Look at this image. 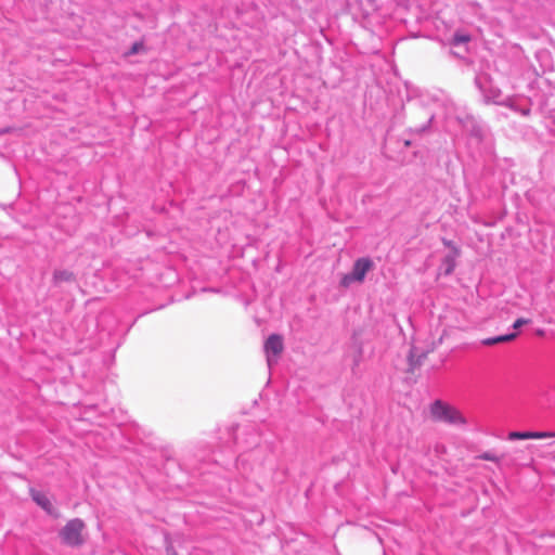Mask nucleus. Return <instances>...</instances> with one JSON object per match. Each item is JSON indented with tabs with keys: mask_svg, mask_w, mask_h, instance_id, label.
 Returning <instances> with one entry per match:
<instances>
[{
	"mask_svg": "<svg viewBox=\"0 0 555 555\" xmlns=\"http://www.w3.org/2000/svg\"><path fill=\"white\" fill-rule=\"evenodd\" d=\"M475 85L480 91L485 103L503 105L505 95H503L502 91L492 83L491 78L487 74H479L475 78Z\"/></svg>",
	"mask_w": 555,
	"mask_h": 555,
	"instance_id": "nucleus-4",
	"label": "nucleus"
},
{
	"mask_svg": "<svg viewBox=\"0 0 555 555\" xmlns=\"http://www.w3.org/2000/svg\"><path fill=\"white\" fill-rule=\"evenodd\" d=\"M469 40H470L469 35L462 34V33H455L453 35L451 43H452V46L457 47L460 44L467 43Z\"/></svg>",
	"mask_w": 555,
	"mask_h": 555,
	"instance_id": "nucleus-15",
	"label": "nucleus"
},
{
	"mask_svg": "<svg viewBox=\"0 0 555 555\" xmlns=\"http://www.w3.org/2000/svg\"><path fill=\"white\" fill-rule=\"evenodd\" d=\"M532 102L529 98L522 95H506L502 106L508 107L522 117H528L531 113Z\"/></svg>",
	"mask_w": 555,
	"mask_h": 555,
	"instance_id": "nucleus-8",
	"label": "nucleus"
},
{
	"mask_svg": "<svg viewBox=\"0 0 555 555\" xmlns=\"http://www.w3.org/2000/svg\"><path fill=\"white\" fill-rule=\"evenodd\" d=\"M374 269V261L370 257L358 258L352 266L351 272L344 274L340 280L343 287H349L352 283H362L366 274Z\"/></svg>",
	"mask_w": 555,
	"mask_h": 555,
	"instance_id": "nucleus-5",
	"label": "nucleus"
},
{
	"mask_svg": "<svg viewBox=\"0 0 555 555\" xmlns=\"http://www.w3.org/2000/svg\"><path fill=\"white\" fill-rule=\"evenodd\" d=\"M360 357H361V349H359L358 358L354 359V365H358Z\"/></svg>",
	"mask_w": 555,
	"mask_h": 555,
	"instance_id": "nucleus-23",
	"label": "nucleus"
},
{
	"mask_svg": "<svg viewBox=\"0 0 555 555\" xmlns=\"http://www.w3.org/2000/svg\"><path fill=\"white\" fill-rule=\"evenodd\" d=\"M425 357H426L425 352H420L418 349L415 346H413L410 349L409 357H408L410 369L414 370V369L421 366Z\"/></svg>",
	"mask_w": 555,
	"mask_h": 555,
	"instance_id": "nucleus-12",
	"label": "nucleus"
},
{
	"mask_svg": "<svg viewBox=\"0 0 555 555\" xmlns=\"http://www.w3.org/2000/svg\"><path fill=\"white\" fill-rule=\"evenodd\" d=\"M442 244L450 249V253L449 254H454V255H460L461 254V250L459 248V246L451 240H448V238H442Z\"/></svg>",
	"mask_w": 555,
	"mask_h": 555,
	"instance_id": "nucleus-16",
	"label": "nucleus"
},
{
	"mask_svg": "<svg viewBox=\"0 0 555 555\" xmlns=\"http://www.w3.org/2000/svg\"><path fill=\"white\" fill-rule=\"evenodd\" d=\"M517 336H518L517 332H512V333H507V334H503V335H498V336H493V337H489V338L482 339L481 340V345H483V346H493V345H496V344L508 343V341H512V340L516 339Z\"/></svg>",
	"mask_w": 555,
	"mask_h": 555,
	"instance_id": "nucleus-11",
	"label": "nucleus"
},
{
	"mask_svg": "<svg viewBox=\"0 0 555 555\" xmlns=\"http://www.w3.org/2000/svg\"><path fill=\"white\" fill-rule=\"evenodd\" d=\"M548 56H550V55H548V53H547L546 51H541V52H538V53H537V57H538L539 60H542V59H548Z\"/></svg>",
	"mask_w": 555,
	"mask_h": 555,
	"instance_id": "nucleus-21",
	"label": "nucleus"
},
{
	"mask_svg": "<svg viewBox=\"0 0 555 555\" xmlns=\"http://www.w3.org/2000/svg\"><path fill=\"white\" fill-rule=\"evenodd\" d=\"M456 119L459 120L460 124H463L465 119H468V116H465V117L457 116Z\"/></svg>",
	"mask_w": 555,
	"mask_h": 555,
	"instance_id": "nucleus-22",
	"label": "nucleus"
},
{
	"mask_svg": "<svg viewBox=\"0 0 555 555\" xmlns=\"http://www.w3.org/2000/svg\"><path fill=\"white\" fill-rule=\"evenodd\" d=\"M481 459L486 461H496V456L490 452H486L481 455Z\"/></svg>",
	"mask_w": 555,
	"mask_h": 555,
	"instance_id": "nucleus-20",
	"label": "nucleus"
},
{
	"mask_svg": "<svg viewBox=\"0 0 555 555\" xmlns=\"http://www.w3.org/2000/svg\"><path fill=\"white\" fill-rule=\"evenodd\" d=\"M264 352L267 356L268 366L271 367L278 362V358L283 351V338L279 334H271L264 341Z\"/></svg>",
	"mask_w": 555,
	"mask_h": 555,
	"instance_id": "nucleus-7",
	"label": "nucleus"
},
{
	"mask_svg": "<svg viewBox=\"0 0 555 555\" xmlns=\"http://www.w3.org/2000/svg\"><path fill=\"white\" fill-rule=\"evenodd\" d=\"M404 144H405V146H409V145H410V141H409V140H406V141L404 142Z\"/></svg>",
	"mask_w": 555,
	"mask_h": 555,
	"instance_id": "nucleus-26",
	"label": "nucleus"
},
{
	"mask_svg": "<svg viewBox=\"0 0 555 555\" xmlns=\"http://www.w3.org/2000/svg\"><path fill=\"white\" fill-rule=\"evenodd\" d=\"M234 439L238 449H251L260 443V434L254 425H244L237 428Z\"/></svg>",
	"mask_w": 555,
	"mask_h": 555,
	"instance_id": "nucleus-6",
	"label": "nucleus"
},
{
	"mask_svg": "<svg viewBox=\"0 0 555 555\" xmlns=\"http://www.w3.org/2000/svg\"><path fill=\"white\" fill-rule=\"evenodd\" d=\"M552 68V64H550L547 67L543 68L542 72L543 73H546L547 69H551Z\"/></svg>",
	"mask_w": 555,
	"mask_h": 555,
	"instance_id": "nucleus-25",
	"label": "nucleus"
},
{
	"mask_svg": "<svg viewBox=\"0 0 555 555\" xmlns=\"http://www.w3.org/2000/svg\"><path fill=\"white\" fill-rule=\"evenodd\" d=\"M86 524L80 518H73L59 531L62 543L69 547H80L83 545Z\"/></svg>",
	"mask_w": 555,
	"mask_h": 555,
	"instance_id": "nucleus-2",
	"label": "nucleus"
},
{
	"mask_svg": "<svg viewBox=\"0 0 555 555\" xmlns=\"http://www.w3.org/2000/svg\"><path fill=\"white\" fill-rule=\"evenodd\" d=\"M30 496L33 501L40 506L48 515L53 518H57L60 516V512L57 508L53 506L50 499L42 491L30 488Z\"/></svg>",
	"mask_w": 555,
	"mask_h": 555,
	"instance_id": "nucleus-9",
	"label": "nucleus"
},
{
	"mask_svg": "<svg viewBox=\"0 0 555 555\" xmlns=\"http://www.w3.org/2000/svg\"><path fill=\"white\" fill-rule=\"evenodd\" d=\"M460 255H454V254H447L443 259H442V266H443V269H444V274L446 275H450L455 267H456V258L459 257Z\"/></svg>",
	"mask_w": 555,
	"mask_h": 555,
	"instance_id": "nucleus-14",
	"label": "nucleus"
},
{
	"mask_svg": "<svg viewBox=\"0 0 555 555\" xmlns=\"http://www.w3.org/2000/svg\"><path fill=\"white\" fill-rule=\"evenodd\" d=\"M555 437L554 431H511L508 440H526V439H545Z\"/></svg>",
	"mask_w": 555,
	"mask_h": 555,
	"instance_id": "nucleus-10",
	"label": "nucleus"
},
{
	"mask_svg": "<svg viewBox=\"0 0 555 555\" xmlns=\"http://www.w3.org/2000/svg\"><path fill=\"white\" fill-rule=\"evenodd\" d=\"M248 462V457L245 453H241L236 457V467L240 469L241 467H244L245 464Z\"/></svg>",
	"mask_w": 555,
	"mask_h": 555,
	"instance_id": "nucleus-19",
	"label": "nucleus"
},
{
	"mask_svg": "<svg viewBox=\"0 0 555 555\" xmlns=\"http://www.w3.org/2000/svg\"><path fill=\"white\" fill-rule=\"evenodd\" d=\"M431 416L439 422L450 425H465L466 420L454 406L444 403L442 400H435L430 405Z\"/></svg>",
	"mask_w": 555,
	"mask_h": 555,
	"instance_id": "nucleus-3",
	"label": "nucleus"
},
{
	"mask_svg": "<svg viewBox=\"0 0 555 555\" xmlns=\"http://www.w3.org/2000/svg\"><path fill=\"white\" fill-rule=\"evenodd\" d=\"M544 330H537V335L539 336H543L544 335Z\"/></svg>",
	"mask_w": 555,
	"mask_h": 555,
	"instance_id": "nucleus-24",
	"label": "nucleus"
},
{
	"mask_svg": "<svg viewBox=\"0 0 555 555\" xmlns=\"http://www.w3.org/2000/svg\"><path fill=\"white\" fill-rule=\"evenodd\" d=\"M529 323H530L529 319L519 318V319L515 320V322L513 323L512 327L514 330H519L521 326L527 325Z\"/></svg>",
	"mask_w": 555,
	"mask_h": 555,
	"instance_id": "nucleus-18",
	"label": "nucleus"
},
{
	"mask_svg": "<svg viewBox=\"0 0 555 555\" xmlns=\"http://www.w3.org/2000/svg\"><path fill=\"white\" fill-rule=\"evenodd\" d=\"M74 281H75V274L69 270L60 269V270H55L53 273L54 285H59L63 282L70 283Z\"/></svg>",
	"mask_w": 555,
	"mask_h": 555,
	"instance_id": "nucleus-13",
	"label": "nucleus"
},
{
	"mask_svg": "<svg viewBox=\"0 0 555 555\" xmlns=\"http://www.w3.org/2000/svg\"><path fill=\"white\" fill-rule=\"evenodd\" d=\"M144 49V44L142 41H137L132 43L129 51L127 52V55H135L139 54Z\"/></svg>",
	"mask_w": 555,
	"mask_h": 555,
	"instance_id": "nucleus-17",
	"label": "nucleus"
},
{
	"mask_svg": "<svg viewBox=\"0 0 555 555\" xmlns=\"http://www.w3.org/2000/svg\"><path fill=\"white\" fill-rule=\"evenodd\" d=\"M406 100L410 105L422 107L425 113L426 121L412 129L413 132L422 133L425 132L435 118V113L430 106L437 101V99L429 92L422 90L417 87H406Z\"/></svg>",
	"mask_w": 555,
	"mask_h": 555,
	"instance_id": "nucleus-1",
	"label": "nucleus"
}]
</instances>
